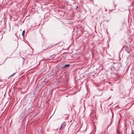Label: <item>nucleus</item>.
I'll return each instance as SVG.
<instances>
[{"instance_id":"f257e3e1","label":"nucleus","mask_w":134,"mask_h":134,"mask_svg":"<svg viewBox=\"0 0 134 134\" xmlns=\"http://www.w3.org/2000/svg\"><path fill=\"white\" fill-rule=\"evenodd\" d=\"M65 124L64 122L61 125V126L59 130H60V131H61L62 130L63 128L65 127Z\"/></svg>"},{"instance_id":"f03ea898","label":"nucleus","mask_w":134,"mask_h":134,"mask_svg":"<svg viewBox=\"0 0 134 134\" xmlns=\"http://www.w3.org/2000/svg\"><path fill=\"white\" fill-rule=\"evenodd\" d=\"M56 44H49L47 48H51V47H53V46H54L55 45H56Z\"/></svg>"},{"instance_id":"7ed1b4c3","label":"nucleus","mask_w":134,"mask_h":134,"mask_svg":"<svg viewBox=\"0 0 134 134\" xmlns=\"http://www.w3.org/2000/svg\"><path fill=\"white\" fill-rule=\"evenodd\" d=\"M70 66V65L69 64H65L63 67V68H67Z\"/></svg>"},{"instance_id":"20e7f679","label":"nucleus","mask_w":134,"mask_h":134,"mask_svg":"<svg viewBox=\"0 0 134 134\" xmlns=\"http://www.w3.org/2000/svg\"><path fill=\"white\" fill-rule=\"evenodd\" d=\"M25 30H24L23 31L22 33V35L23 37L24 36V34L25 33Z\"/></svg>"},{"instance_id":"39448f33","label":"nucleus","mask_w":134,"mask_h":134,"mask_svg":"<svg viewBox=\"0 0 134 134\" xmlns=\"http://www.w3.org/2000/svg\"><path fill=\"white\" fill-rule=\"evenodd\" d=\"M15 74V73H14L12 75H11L10 77H11L13 75H14V74Z\"/></svg>"},{"instance_id":"423d86ee","label":"nucleus","mask_w":134,"mask_h":134,"mask_svg":"<svg viewBox=\"0 0 134 134\" xmlns=\"http://www.w3.org/2000/svg\"><path fill=\"white\" fill-rule=\"evenodd\" d=\"M91 1H93V0H90Z\"/></svg>"},{"instance_id":"0eeeda50","label":"nucleus","mask_w":134,"mask_h":134,"mask_svg":"<svg viewBox=\"0 0 134 134\" xmlns=\"http://www.w3.org/2000/svg\"><path fill=\"white\" fill-rule=\"evenodd\" d=\"M132 134H134V133H132Z\"/></svg>"}]
</instances>
